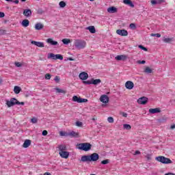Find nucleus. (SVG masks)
<instances>
[{"label":"nucleus","instance_id":"23","mask_svg":"<svg viewBox=\"0 0 175 175\" xmlns=\"http://www.w3.org/2000/svg\"><path fill=\"white\" fill-rule=\"evenodd\" d=\"M22 25L25 27L27 28V27H28L29 25V21L28 19H24L22 21Z\"/></svg>","mask_w":175,"mask_h":175},{"label":"nucleus","instance_id":"48","mask_svg":"<svg viewBox=\"0 0 175 175\" xmlns=\"http://www.w3.org/2000/svg\"><path fill=\"white\" fill-rule=\"evenodd\" d=\"M85 102H88V100L86 98H81V103H85Z\"/></svg>","mask_w":175,"mask_h":175},{"label":"nucleus","instance_id":"6","mask_svg":"<svg viewBox=\"0 0 175 175\" xmlns=\"http://www.w3.org/2000/svg\"><path fill=\"white\" fill-rule=\"evenodd\" d=\"M147 102H148V98L146 96L141 97L137 100L139 105H146Z\"/></svg>","mask_w":175,"mask_h":175},{"label":"nucleus","instance_id":"20","mask_svg":"<svg viewBox=\"0 0 175 175\" xmlns=\"http://www.w3.org/2000/svg\"><path fill=\"white\" fill-rule=\"evenodd\" d=\"M123 3H124V5H128L131 8H135V5L133 4V3H132V1L131 0H124Z\"/></svg>","mask_w":175,"mask_h":175},{"label":"nucleus","instance_id":"52","mask_svg":"<svg viewBox=\"0 0 175 175\" xmlns=\"http://www.w3.org/2000/svg\"><path fill=\"white\" fill-rule=\"evenodd\" d=\"M137 63H138V64H142V65H144V64H146V62H145L144 60H142V61L139 60V61L137 62Z\"/></svg>","mask_w":175,"mask_h":175},{"label":"nucleus","instance_id":"1","mask_svg":"<svg viewBox=\"0 0 175 175\" xmlns=\"http://www.w3.org/2000/svg\"><path fill=\"white\" fill-rule=\"evenodd\" d=\"M77 147L79 150L81 151H90L92 148V145L88 142L77 144Z\"/></svg>","mask_w":175,"mask_h":175},{"label":"nucleus","instance_id":"40","mask_svg":"<svg viewBox=\"0 0 175 175\" xmlns=\"http://www.w3.org/2000/svg\"><path fill=\"white\" fill-rule=\"evenodd\" d=\"M150 36L156 37V38H161V33H151Z\"/></svg>","mask_w":175,"mask_h":175},{"label":"nucleus","instance_id":"59","mask_svg":"<svg viewBox=\"0 0 175 175\" xmlns=\"http://www.w3.org/2000/svg\"><path fill=\"white\" fill-rule=\"evenodd\" d=\"M165 175H175V174L172 172H169V173L165 174Z\"/></svg>","mask_w":175,"mask_h":175},{"label":"nucleus","instance_id":"28","mask_svg":"<svg viewBox=\"0 0 175 175\" xmlns=\"http://www.w3.org/2000/svg\"><path fill=\"white\" fill-rule=\"evenodd\" d=\"M59 152H62V151H66V145H59L58 146Z\"/></svg>","mask_w":175,"mask_h":175},{"label":"nucleus","instance_id":"43","mask_svg":"<svg viewBox=\"0 0 175 175\" xmlns=\"http://www.w3.org/2000/svg\"><path fill=\"white\" fill-rule=\"evenodd\" d=\"M139 49H141V50H144V51H148L147 48L144 47L143 45H139Z\"/></svg>","mask_w":175,"mask_h":175},{"label":"nucleus","instance_id":"61","mask_svg":"<svg viewBox=\"0 0 175 175\" xmlns=\"http://www.w3.org/2000/svg\"><path fill=\"white\" fill-rule=\"evenodd\" d=\"M171 129H174L175 128V124H173L170 126Z\"/></svg>","mask_w":175,"mask_h":175},{"label":"nucleus","instance_id":"46","mask_svg":"<svg viewBox=\"0 0 175 175\" xmlns=\"http://www.w3.org/2000/svg\"><path fill=\"white\" fill-rule=\"evenodd\" d=\"M59 80H61V79L59 78V77H58V76H55V77L54 81H55L56 83H59Z\"/></svg>","mask_w":175,"mask_h":175},{"label":"nucleus","instance_id":"13","mask_svg":"<svg viewBox=\"0 0 175 175\" xmlns=\"http://www.w3.org/2000/svg\"><path fill=\"white\" fill-rule=\"evenodd\" d=\"M79 79L81 80H87L88 79V74L85 72H81L79 74Z\"/></svg>","mask_w":175,"mask_h":175},{"label":"nucleus","instance_id":"34","mask_svg":"<svg viewBox=\"0 0 175 175\" xmlns=\"http://www.w3.org/2000/svg\"><path fill=\"white\" fill-rule=\"evenodd\" d=\"M62 42L64 43V44H69V43H70V40L64 38L62 40Z\"/></svg>","mask_w":175,"mask_h":175},{"label":"nucleus","instance_id":"50","mask_svg":"<svg viewBox=\"0 0 175 175\" xmlns=\"http://www.w3.org/2000/svg\"><path fill=\"white\" fill-rule=\"evenodd\" d=\"M165 0H157V5H161V3H163Z\"/></svg>","mask_w":175,"mask_h":175},{"label":"nucleus","instance_id":"33","mask_svg":"<svg viewBox=\"0 0 175 175\" xmlns=\"http://www.w3.org/2000/svg\"><path fill=\"white\" fill-rule=\"evenodd\" d=\"M37 14H40V15L44 14V10H43V9L42 8H38L37 10Z\"/></svg>","mask_w":175,"mask_h":175},{"label":"nucleus","instance_id":"60","mask_svg":"<svg viewBox=\"0 0 175 175\" xmlns=\"http://www.w3.org/2000/svg\"><path fill=\"white\" fill-rule=\"evenodd\" d=\"M60 135L61 136H65V133H64V132H60Z\"/></svg>","mask_w":175,"mask_h":175},{"label":"nucleus","instance_id":"55","mask_svg":"<svg viewBox=\"0 0 175 175\" xmlns=\"http://www.w3.org/2000/svg\"><path fill=\"white\" fill-rule=\"evenodd\" d=\"M122 116L123 117L126 118V117H128V113H125V112H122Z\"/></svg>","mask_w":175,"mask_h":175},{"label":"nucleus","instance_id":"11","mask_svg":"<svg viewBox=\"0 0 175 175\" xmlns=\"http://www.w3.org/2000/svg\"><path fill=\"white\" fill-rule=\"evenodd\" d=\"M59 154L62 158H64L65 159H68V158H69V152L68 151L59 152Z\"/></svg>","mask_w":175,"mask_h":175},{"label":"nucleus","instance_id":"49","mask_svg":"<svg viewBox=\"0 0 175 175\" xmlns=\"http://www.w3.org/2000/svg\"><path fill=\"white\" fill-rule=\"evenodd\" d=\"M49 133V132H47V131L44 130L42 131V136H47V134Z\"/></svg>","mask_w":175,"mask_h":175},{"label":"nucleus","instance_id":"41","mask_svg":"<svg viewBox=\"0 0 175 175\" xmlns=\"http://www.w3.org/2000/svg\"><path fill=\"white\" fill-rule=\"evenodd\" d=\"M83 84H86L88 85H90L92 84V80L91 81H84Z\"/></svg>","mask_w":175,"mask_h":175},{"label":"nucleus","instance_id":"57","mask_svg":"<svg viewBox=\"0 0 175 175\" xmlns=\"http://www.w3.org/2000/svg\"><path fill=\"white\" fill-rule=\"evenodd\" d=\"M139 154H140V151L136 150L135 152V155H139Z\"/></svg>","mask_w":175,"mask_h":175},{"label":"nucleus","instance_id":"18","mask_svg":"<svg viewBox=\"0 0 175 175\" xmlns=\"http://www.w3.org/2000/svg\"><path fill=\"white\" fill-rule=\"evenodd\" d=\"M43 28H44V25L40 23H38L35 25V29H36V31H40L43 29Z\"/></svg>","mask_w":175,"mask_h":175},{"label":"nucleus","instance_id":"7","mask_svg":"<svg viewBox=\"0 0 175 175\" xmlns=\"http://www.w3.org/2000/svg\"><path fill=\"white\" fill-rule=\"evenodd\" d=\"M90 158V162H96V161H98L99 159V154L98 153H93L90 155H89Z\"/></svg>","mask_w":175,"mask_h":175},{"label":"nucleus","instance_id":"37","mask_svg":"<svg viewBox=\"0 0 175 175\" xmlns=\"http://www.w3.org/2000/svg\"><path fill=\"white\" fill-rule=\"evenodd\" d=\"M107 121L109 124H113V122H114V118H113V117H109Z\"/></svg>","mask_w":175,"mask_h":175},{"label":"nucleus","instance_id":"51","mask_svg":"<svg viewBox=\"0 0 175 175\" xmlns=\"http://www.w3.org/2000/svg\"><path fill=\"white\" fill-rule=\"evenodd\" d=\"M5 17V13L0 12V18H3Z\"/></svg>","mask_w":175,"mask_h":175},{"label":"nucleus","instance_id":"22","mask_svg":"<svg viewBox=\"0 0 175 175\" xmlns=\"http://www.w3.org/2000/svg\"><path fill=\"white\" fill-rule=\"evenodd\" d=\"M100 83H102V81L100 79H92V84H93L94 85H98V84H100Z\"/></svg>","mask_w":175,"mask_h":175},{"label":"nucleus","instance_id":"35","mask_svg":"<svg viewBox=\"0 0 175 175\" xmlns=\"http://www.w3.org/2000/svg\"><path fill=\"white\" fill-rule=\"evenodd\" d=\"M123 128L127 131H129L132 127L128 124H123Z\"/></svg>","mask_w":175,"mask_h":175},{"label":"nucleus","instance_id":"47","mask_svg":"<svg viewBox=\"0 0 175 175\" xmlns=\"http://www.w3.org/2000/svg\"><path fill=\"white\" fill-rule=\"evenodd\" d=\"M152 5H158L157 0H151Z\"/></svg>","mask_w":175,"mask_h":175},{"label":"nucleus","instance_id":"44","mask_svg":"<svg viewBox=\"0 0 175 175\" xmlns=\"http://www.w3.org/2000/svg\"><path fill=\"white\" fill-rule=\"evenodd\" d=\"M45 79H46V80H50V79H51V75H50L49 73L46 74Z\"/></svg>","mask_w":175,"mask_h":175},{"label":"nucleus","instance_id":"25","mask_svg":"<svg viewBox=\"0 0 175 175\" xmlns=\"http://www.w3.org/2000/svg\"><path fill=\"white\" fill-rule=\"evenodd\" d=\"M72 100H73V102H77V103H81V98H80L77 96H74L72 97Z\"/></svg>","mask_w":175,"mask_h":175},{"label":"nucleus","instance_id":"45","mask_svg":"<svg viewBox=\"0 0 175 175\" xmlns=\"http://www.w3.org/2000/svg\"><path fill=\"white\" fill-rule=\"evenodd\" d=\"M109 160L106 159V160L102 161L101 163H102V165H107V163H109Z\"/></svg>","mask_w":175,"mask_h":175},{"label":"nucleus","instance_id":"32","mask_svg":"<svg viewBox=\"0 0 175 175\" xmlns=\"http://www.w3.org/2000/svg\"><path fill=\"white\" fill-rule=\"evenodd\" d=\"M163 40V42H165V43H170V42H172V41L173 40V38H164Z\"/></svg>","mask_w":175,"mask_h":175},{"label":"nucleus","instance_id":"12","mask_svg":"<svg viewBox=\"0 0 175 175\" xmlns=\"http://www.w3.org/2000/svg\"><path fill=\"white\" fill-rule=\"evenodd\" d=\"M100 100L103 103H109V96H107L106 94H104L100 96Z\"/></svg>","mask_w":175,"mask_h":175},{"label":"nucleus","instance_id":"58","mask_svg":"<svg viewBox=\"0 0 175 175\" xmlns=\"http://www.w3.org/2000/svg\"><path fill=\"white\" fill-rule=\"evenodd\" d=\"M16 105H21L22 106H24V105H25V103L24 102H19L18 104Z\"/></svg>","mask_w":175,"mask_h":175},{"label":"nucleus","instance_id":"63","mask_svg":"<svg viewBox=\"0 0 175 175\" xmlns=\"http://www.w3.org/2000/svg\"><path fill=\"white\" fill-rule=\"evenodd\" d=\"M44 175H51V174H50L49 172H46L44 174Z\"/></svg>","mask_w":175,"mask_h":175},{"label":"nucleus","instance_id":"26","mask_svg":"<svg viewBox=\"0 0 175 175\" xmlns=\"http://www.w3.org/2000/svg\"><path fill=\"white\" fill-rule=\"evenodd\" d=\"M87 29L90 31V33H95V32H96V30L95 29V27L94 26H89L88 27H87Z\"/></svg>","mask_w":175,"mask_h":175},{"label":"nucleus","instance_id":"62","mask_svg":"<svg viewBox=\"0 0 175 175\" xmlns=\"http://www.w3.org/2000/svg\"><path fill=\"white\" fill-rule=\"evenodd\" d=\"M68 60H69V61H75V59H73V58H72V57H69V58H68Z\"/></svg>","mask_w":175,"mask_h":175},{"label":"nucleus","instance_id":"64","mask_svg":"<svg viewBox=\"0 0 175 175\" xmlns=\"http://www.w3.org/2000/svg\"><path fill=\"white\" fill-rule=\"evenodd\" d=\"M6 2H13V0H5Z\"/></svg>","mask_w":175,"mask_h":175},{"label":"nucleus","instance_id":"9","mask_svg":"<svg viewBox=\"0 0 175 175\" xmlns=\"http://www.w3.org/2000/svg\"><path fill=\"white\" fill-rule=\"evenodd\" d=\"M23 16L25 17H31L32 16V10L30 9H25L23 10Z\"/></svg>","mask_w":175,"mask_h":175},{"label":"nucleus","instance_id":"17","mask_svg":"<svg viewBox=\"0 0 175 175\" xmlns=\"http://www.w3.org/2000/svg\"><path fill=\"white\" fill-rule=\"evenodd\" d=\"M115 59H116V61H125V59H126V55H117L115 57Z\"/></svg>","mask_w":175,"mask_h":175},{"label":"nucleus","instance_id":"38","mask_svg":"<svg viewBox=\"0 0 175 175\" xmlns=\"http://www.w3.org/2000/svg\"><path fill=\"white\" fill-rule=\"evenodd\" d=\"M75 125L77 126L81 127V126H83V122H81L80 121H77L76 123H75Z\"/></svg>","mask_w":175,"mask_h":175},{"label":"nucleus","instance_id":"53","mask_svg":"<svg viewBox=\"0 0 175 175\" xmlns=\"http://www.w3.org/2000/svg\"><path fill=\"white\" fill-rule=\"evenodd\" d=\"M146 158L148 159V161H151V154H147Z\"/></svg>","mask_w":175,"mask_h":175},{"label":"nucleus","instance_id":"19","mask_svg":"<svg viewBox=\"0 0 175 175\" xmlns=\"http://www.w3.org/2000/svg\"><path fill=\"white\" fill-rule=\"evenodd\" d=\"M32 142L31 141V139H26L25 140L24 143H23V147L24 148H28L29 146H31V143Z\"/></svg>","mask_w":175,"mask_h":175},{"label":"nucleus","instance_id":"39","mask_svg":"<svg viewBox=\"0 0 175 175\" xmlns=\"http://www.w3.org/2000/svg\"><path fill=\"white\" fill-rule=\"evenodd\" d=\"M129 27L131 29H136V25L135 23H131Z\"/></svg>","mask_w":175,"mask_h":175},{"label":"nucleus","instance_id":"30","mask_svg":"<svg viewBox=\"0 0 175 175\" xmlns=\"http://www.w3.org/2000/svg\"><path fill=\"white\" fill-rule=\"evenodd\" d=\"M144 72L147 75H150L152 73V69H151L150 67H146Z\"/></svg>","mask_w":175,"mask_h":175},{"label":"nucleus","instance_id":"54","mask_svg":"<svg viewBox=\"0 0 175 175\" xmlns=\"http://www.w3.org/2000/svg\"><path fill=\"white\" fill-rule=\"evenodd\" d=\"M15 66H17V68H21V64L20 62H15Z\"/></svg>","mask_w":175,"mask_h":175},{"label":"nucleus","instance_id":"56","mask_svg":"<svg viewBox=\"0 0 175 175\" xmlns=\"http://www.w3.org/2000/svg\"><path fill=\"white\" fill-rule=\"evenodd\" d=\"M11 2H13L14 3H16V4H17V3H18V0H12V1H11Z\"/></svg>","mask_w":175,"mask_h":175},{"label":"nucleus","instance_id":"15","mask_svg":"<svg viewBox=\"0 0 175 175\" xmlns=\"http://www.w3.org/2000/svg\"><path fill=\"white\" fill-rule=\"evenodd\" d=\"M149 113H150V114H157L158 113H161V108H151L149 109Z\"/></svg>","mask_w":175,"mask_h":175},{"label":"nucleus","instance_id":"24","mask_svg":"<svg viewBox=\"0 0 175 175\" xmlns=\"http://www.w3.org/2000/svg\"><path fill=\"white\" fill-rule=\"evenodd\" d=\"M108 13H117V8L116 7H111L107 9Z\"/></svg>","mask_w":175,"mask_h":175},{"label":"nucleus","instance_id":"8","mask_svg":"<svg viewBox=\"0 0 175 175\" xmlns=\"http://www.w3.org/2000/svg\"><path fill=\"white\" fill-rule=\"evenodd\" d=\"M116 33L120 36H128V31L125 29H118Z\"/></svg>","mask_w":175,"mask_h":175},{"label":"nucleus","instance_id":"2","mask_svg":"<svg viewBox=\"0 0 175 175\" xmlns=\"http://www.w3.org/2000/svg\"><path fill=\"white\" fill-rule=\"evenodd\" d=\"M157 162H161V163H164L165 165H167L169 163H173V161L170 160V159L167 157H165L163 156H159L155 158Z\"/></svg>","mask_w":175,"mask_h":175},{"label":"nucleus","instance_id":"5","mask_svg":"<svg viewBox=\"0 0 175 175\" xmlns=\"http://www.w3.org/2000/svg\"><path fill=\"white\" fill-rule=\"evenodd\" d=\"M20 101H18L16 98H11L10 100H6V105L8 107H12L17 104H19Z\"/></svg>","mask_w":175,"mask_h":175},{"label":"nucleus","instance_id":"36","mask_svg":"<svg viewBox=\"0 0 175 175\" xmlns=\"http://www.w3.org/2000/svg\"><path fill=\"white\" fill-rule=\"evenodd\" d=\"M59 5L60 8H65V6H66V3H65L64 1H62L59 2Z\"/></svg>","mask_w":175,"mask_h":175},{"label":"nucleus","instance_id":"14","mask_svg":"<svg viewBox=\"0 0 175 175\" xmlns=\"http://www.w3.org/2000/svg\"><path fill=\"white\" fill-rule=\"evenodd\" d=\"M31 44H34V46H37V47H44V43L38 41H31Z\"/></svg>","mask_w":175,"mask_h":175},{"label":"nucleus","instance_id":"27","mask_svg":"<svg viewBox=\"0 0 175 175\" xmlns=\"http://www.w3.org/2000/svg\"><path fill=\"white\" fill-rule=\"evenodd\" d=\"M68 136H71L72 137H79V133L71 131L68 133Z\"/></svg>","mask_w":175,"mask_h":175},{"label":"nucleus","instance_id":"16","mask_svg":"<svg viewBox=\"0 0 175 175\" xmlns=\"http://www.w3.org/2000/svg\"><path fill=\"white\" fill-rule=\"evenodd\" d=\"M81 162H91L90 155H83L81 158Z\"/></svg>","mask_w":175,"mask_h":175},{"label":"nucleus","instance_id":"31","mask_svg":"<svg viewBox=\"0 0 175 175\" xmlns=\"http://www.w3.org/2000/svg\"><path fill=\"white\" fill-rule=\"evenodd\" d=\"M55 90H56V92H58V94H66V91L62 89L56 88Z\"/></svg>","mask_w":175,"mask_h":175},{"label":"nucleus","instance_id":"3","mask_svg":"<svg viewBox=\"0 0 175 175\" xmlns=\"http://www.w3.org/2000/svg\"><path fill=\"white\" fill-rule=\"evenodd\" d=\"M75 46L78 50H81L85 49V46H87V42L82 40H77L75 42Z\"/></svg>","mask_w":175,"mask_h":175},{"label":"nucleus","instance_id":"10","mask_svg":"<svg viewBox=\"0 0 175 175\" xmlns=\"http://www.w3.org/2000/svg\"><path fill=\"white\" fill-rule=\"evenodd\" d=\"M125 87L127 90H133V87H135V84H133V82L128 81L125 83Z\"/></svg>","mask_w":175,"mask_h":175},{"label":"nucleus","instance_id":"21","mask_svg":"<svg viewBox=\"0 0 175 175\" xmlns=\"http://www.w3.org/2000/svg\"><path fill=\"white\" fill-rule=\"evenodd\" d=\"M47 43H49V44H51L52 46H57L58 44V42L53 40L51 38H48L46 40Z\"/></svg>","mask_w":175,"mask_h":175},{"label":"nucleus","instance_id":"42","mask_svg":"<svg viewBox=\"0 0 175 175\" xmlns=\"http://www.w3.org/2000/svg\"><path fill=\"white\" fill-rule=\"evenodd\" d=\"M31 121L32 124H36L38 122V118H31Z\"/></svg>","mask_w":175,"mask_h":175},{"label":"nucleus","instance_id":"4","mask_svg":"<svg viewBox=\"0 0 175 175\" xmlns=\"http://www.w3.org/2000/svg\"><path fill=\"white\" fill-rule=\"evenodd\" d=\"M48 59H54L55 61L57 59H59L62 61L64 59V56L61 54H54V53H49L47 56Z\"/></svg>","mask_w":175,"mask_h":175},{"label":"nucleus","instance_id":"29","mask_svg":"<svg viewBox=\"0 0 175 175\" xmlns=\"http://www.w3.org/2000/svg\"><path fill=\"white\" fill-rule=\"evenodd\" d=\"M14 94H18L19 92H21V88L19 86H14Z\"/></svg>","mask_w":175,"mask_h":175}]
</instances>
